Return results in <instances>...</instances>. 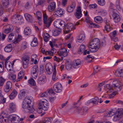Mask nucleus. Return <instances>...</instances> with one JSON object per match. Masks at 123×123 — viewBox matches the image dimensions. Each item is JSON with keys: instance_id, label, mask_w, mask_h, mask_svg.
<instances>
[{"instance_id": "15", "label": "nucleus", "mask_w": 123, "mask_h": 123, "mask_svg": "<svg viewBox=\"0 0 123 123\" xmlns=\"http://www.w3.org/2000/svg\"><path fill=\"white\" fill-rule=\"evenodd\" d=\"M82 63L80 59L74 60L72 64V66L74 68H78L80 66Z\"/></svg>"}, {"instance_id": "30", "label": "nucleus", "mask_w": 123, "mask_h": 123, "mask_svg": "<svg viewBox=\"0 0 123 123\" xmlns=\"http://www.w3.org/2000/svg\"><path fill=\"white\" fill-rule=\"evenodd\" d=\"M24 33L25 34L27 35H31V31L30 28L29 27H26L24 29Z\"/></svg>"}, {"instance_id": "52", "label": "nucleus", "mask_w": 123, "mask_h": 123, "mask_svg": "<svg viewBox=\"0 0 123 123\" xmlns=\"http://www.w3.org/2000/svg\"><path fill=\"white\" fill-rule=\"evenodd\" d=\"M98 1L99 4L101 6H103L105 4V0H98Z\"/></svg>"}, {"instance_id": "34", "label": "nucleus", "mask_w": 123, "mask_h": 123, "mask_svg": "<svg viewBox=\"0 0 123 123\" xmlns=\"http://www.w3.org/2000/svg\"><path fill=\"white\" fill-rule=\"evenodd\" d=\"M56 69L55 65H54V69L52 75V79L54 81L56 80L57 79L56 77Z\"/></svg>"}, {"instance_id": "57", "label": "nucleus", "mask_w": 123, "mask_h": 123, "mask_svg": "<svg viewBox=\"0 0 123 123\" xmlns=\"http://www.w3.org/2000/svg\"><path fill=\"white\" fill-rule=\"evenodd\" d=\"M36 15L37 19H40L42 17V14L41 12L39 11H38L36 12Z\"/></svg>"}, {"instance_id": "51", "label": "nucleus", "mask_w": 123, "mask_h": 123, "mask_svg": "<svg viewBox=\"0 0 123 123\" xmlns=\"http://www.w3.org/2000/svg\"><path fill=\"white\" fill-rule=\"evenodd\" d=\"M5 80V79L2 76L0 77V86H2L3 85Z\"/></svg>"}, {"instance_id": "24", "label": "nucleus", "mask_w": 123, "mask_h": 123, "mask_svg": "<svg viewBox=\"0 0 123 123\" xmlns=\"http://www.w3.org/2000/svg\"><path fill=\"white\" fill-rule=\"evenodd\" d=\"M75 6V3H73L71 5L69 6L67 8V11L69 13L71 12H73Z\"/></svg>"}, {"instance_id": "40", "label": "nucleus", "mask_w": 123, "mask_h": 123, "mask_svg": "<svg viewBox=\"0 0 123 123\" xmlns=\"http://www.w3.org/2000/svg\"><path fill=\"white\" fill-rule=\"evenodd\" d=\"M5 102L6 99L3 97L1 91L0 90V103H2L4 104Z\"/></svg>"}, {"instance_id": "19", "label": "nucleus", "mask_w": 123, "mask_h": 123, "mask_svg": "<svg viewBox=\"0 0 123 123\" xmlns=\"http://www.w3.org/2000/svg\"><path fill=\"white\" fill-rule=\"evenodd\" d=\"M16 36L14 33H11L9 35L8 38V41L11 42L15 41L16 38Z\"/></svg>"}, {"instance_id": "47", "label": "nucleus", "mask_w": 123, "mask_h": 123, "mask_svg": "<svg viewBox=\"0 0 123 123\" xmlns=\"http://www.w3.org/2000/svg\"><path fill=\"white\" fill-rule=\"evenodd\" d=\"M4 70V63L3 62H0V73H2Z\"/></svg>"}, {"instance_id": "20", "label": "nucleus", "mask_w": 123, "mask_h": 123, "mask_svg": "<svg viewBox=\"0 0 123 123\" xmlns=\"http://www.w3.org/2000/svg\"><path fill=\"white\" fill-rule=\"evenodd\" d=\"M117 77H123V69L119 68L117 69L115 73Z\"/></svg>"}, {"instance_id": "10", "label": "nucleus", "mask_w": 123, "mask_h": 123, "mask_svg": "<svg viewBox=\"0 0 123 123\" xmlns=\"http://www.w3.org/2000/svg\"><path fill=\"white\" fill-rule=\"evenodd\" d=\"M38 68L37 65L34 66L31 69V73L32 77L34 78H36L38 75Z\"/></svg>"}, {"instance_id": "22", "label": "nucleus", "mask_w": 123, "mask_h": 123, "mask_svg": "<svg viewBox=\"0 0 123 123\" xmlns=\"http://www.w3.org/2000/svg\"><path fill=\"white\" fill-rule=\"evenodd\" d=\"M55 14L57 16L61 17L64 13V11L60 8H58L57 10H55Z\"/></svg>"}, {"instance_id": "42", "label": "nucleus", "mask_w": 123, "mask_h": 123, "mask_svg": "<svg viewBox=\"0 0 123 123\" xmlns=\"http://www.w3.org/2000/svg\"><path fill=\"white\" fill-rule=\"evenodd\" d=\"M2 4L5 7H8L9 4V0H2Z\"/></svg>"}, {"instance_id": "46", "label": "nucleus", "mask_w": 123, "mask_h": 123, "mask_svg": "<svg viewBox=\"0 0 123 123\" xmlns=\"http://www.w3.org/2000/svg\"><path fill=\"white\" fill-rule=\"evenodd\" d=\"M109 25V24H107V25H105V30L108 32L110 31L112 29V28Z\"/></svg>"}, {"instance_id": "23", "label": "nucleus", "mask_w": 123, "mask_h": 123, "mask_svg": "<svg viewBox=\"0 0 123 123\" xmlns=\"http://www.w3.org/2000/svg\"><path fill=\"white\" fill-rule=\"evenodd\" d=\"M24 15L26 19L28 21L30 22H32L33 21V18L31 15L26 13L24 14Z\"/></svg>"}, {"instance_id": "28", "label": "nucleus", "mask_w": 123, "mask_h": 123, "mask_svg": "<svg viewBox=\"0 0 123 123\" xmlns=\"http://www.w3.org/2000/svg\"><path fill=\"white\" fill-rule=\"evenodd\" d=\"M24 75L25 74L23 71H20L18 74L17 81L18 82L21 80L23 77Z\"/></svg>"}, {"instance_id": "9", "label": "nucleus", "mask_w": 123, "mask_h": 123, "mask_svg": "<svg viewBox=\"0 0 123 123\" xmlns=\"http://www.w3.org/2000/svg\"><path fill=\"white\" fill-rule=\"evenodd\" d=\"M9 115L4 112H2L0 115V122L1 123H6L8 122Z\"/></svg>"}, {"instance_id": "56", "label": "nucleus", "mask_w": 123, "mask_h": 123, "mask_svg": "<svg viewBox=\"0 0 123 123\" xmlns=\"http://www.w3.org/2000/svg\"><path fill=\"white\" fill-rule=\"evenodd\" d=\"M7 28L10 32L12 31L13 30V27L12 25H9L7 26Z\"/></svg>"}, {"instance_id": "16", "label": "nucleus", "mask_w": 123, "mask_h": 123, "mask_svg": "<svg viewBox=\"0 0 123 123\" xmlns=\"http://www.w3.org/2000/svg\"><path fill=\"white\" fill-rule=\"evenodd\" d=\"M57 53L60 56H63L64 57L66 56L68 54L67 50L65 49H62L57 52Z\"/></svg>"}, {"instance_id": "29", "label": "nucleus", "mask_w": 123, "mask_h": 123, "mask_svg": "<svg viewBox=\"0 0 123 123\" xmlns=\"http://www.w3.org/2000/svg\"><path fill=\"white\" fill-rule=\"evenodd\" d=\"M85 38V36L84 35L80 34L77 37V41L81 43L84 40Z\"/></svg>"}, {"instance_id": "63", "label": "nucleus", "mask_w": 123, "mask_h": 123, "mask_svg": "<svg viewBox=\"0 0 123 123\" xmlns=\"http://www.w3.org/2000/svg\"><path fill=\"white\" fill-rule=\"evenodd\" d=\"M27 43H23L21 45L22 49H25L27 47Z\"/></svg>"}, {"instance_id": "53", "label": "nucleus", "mask_w": 123, "mask_h": 123, "mask_svg": "<svg viewBox=\"0 0 123 123\" xmlns=\"http://www.w3.org/2000/svg\"><path fill=\"white\" fill-rule=\"evenodd\" d=\"M106 116L107 117H111L114 114V112L111 111H109L106 112Z\"/></svg>"}, {"instance_id": "38", "label": "nucleus", "mask_w": 123, "mask_h": 123, "mask_svg": "<svg viewBox=\"0 0 123 123\" xmlns=\"http://www.w3.org/2000/svg\"><path fill=\"white\" fill-rule=\"evenodd\" d=\"M87 22L88 23H89L90 24L89 26L90 27H99V26L98 25L92 23L90 20H88L87 21Z\"/></svg>"}, {"instance_id": "48", "label": "nucleus", "mask_w": 123, "mask_h": 123, "mask_svg": "<svg viewBox=\"0 0 123 123\" xmlns=\"http://www.w3.org/2000/svg\"><path fill=\"white\" fill-rule=\"evenodd\" d=\"M60 32V31L57 30H54L53 31V35L54 36H56L58 35Z\"/></svg>"}, {"instance_id": "49", "label": "nucleus", "mask_w": 123, "mask_h": 123, "mask_svg": "<svg viewBox=\"0 0 123 123\" xmlns=\"http://www.w3.org/2000/svg\"><path fill=\"white\" fill-rule=\"evenodd\" d=\"M22 39V36L19 35H18L17 39L16 38L15 40L13 43H14L16 44L19 42Z\"/></svg>"}, {"instance_id": "50", "label": "nucleus", "mask_w": 123, "mask_h": 123, "mask_svg": "<svg viewBox=\"0 0 123 123\" xmlns=\"http://www.w3.org/2000/svg\"><path fill=\"white\" fill-rule=\"evenodd\" d=\"M102 20L101 17L100 16H97L94 18V20L95 22L98 23L99 21H101Z\"/></svg>"}, {"instance_id": "12", "label": "nucleus", "mask_w": 123, "mask_h": 123, "mask_svg": "<svg viewBox=\"0 0 123 123\" xmlns=\"http://www.w3.org/2000/svg\"><path fill=\"white\" fill-rule=\"evenodd\" d=\"M29 59L30 57L28 55H25L22 58L23 67L24 68H26L28 67Z\"/></svg>"}, {"instance_id": "32", "label": "nucleus", "mask_w": 123, "mask_h": 123, "mask_svg": "<svg viewBox=\"0 0 123 123\" xmlns=\"http://www.w3.org/2000/svg\"><path fill=\"white\" fill-rule=\"evenodd\" d=\"M46 80V77L45 76L42 75L39 78L38 82L40 84L44 83Z\"/></svg>"}, {"instance_id": "8", "label": "nucleus", "mask_w": 123, "mask_h": 123, "mask_svg": "<svg viewBox=\"0 0 123 123\" xmlns=\"http://www.w3.org/2000/svg\"><path fill=\"white\" fill-rule=\"evenodd\" d=\"M63 29V33H67L70 31L72 30H73L75 29L74 27L72 24L70 23H67L65 25H64Z\"/></svg>"}, {"instance_id": "17", "label": "nucleus", "mask_w": 123, "mask_h": 123, "mask_svg": "<svg viewBox=\"0 0 123 123\" xmlns=\"http://www.w3.org/2000/svg\"><path fill=\"white\" fill-rule=\"evenodd\" d=\"M56 5L55 2H52L49 4L48 6V11L50 12H52L55 10L56 8Z\"/></svg>"}, {"instance_id": "11", "label": "nucleus", "mask_w": 123, "mask_h": 123, "mask_svg": "<svg viewBox=\"0 0 123 123\" xmlns=\"http://www.w3.org/2000/svg\"><path fill=\"white\" fill-rule=\"evenodd\" d=\"M76 111L78 113H80L81 115H85L88 110L87 107H83L81 108L76 107Z\"/></svg>"}, {"instance_id": "62", "label": "nucleus", "mask_w": 123, "mask_h": 123, "mask_svg": "<svg viewBox=\"0 0 123 123\" xmlns=\"http://www.w3.org/2000/svg\"><path fill=\"white\" fill-rule=\"evenodd\" d=\"M120 62H121V60H118L115 62L114 61L113 62L111 63V66H113L115 65Z\"/></svg>"}, {"instance_id": "45", "label": "nucleus", "mask_w": 123, "mask_h": 123, "mask_svg": "<svg viewBox=\"0 0 123 123\" xmlns=\"http://www.w3.org/2000/svg\"><path fill=\"white\" fill-rule=\"evenodd\" d=\"M52 119L51 118H46L44 120V121L41 123H51Z\"/></svg>"}, {"instance_id": "31", "label": "nucleus", "mask_w": 123, "mask_h": 123, "mask_svg": "<svg viewBox=\"0 0 123 123\" xmlns=\"http://www.w3.org/2000/svg\"><path fill=\"white\" fill-rule=\"evenodd\" d=\"M86 47L84 44L81 45L79 47L78 50V53L80 54H81L85 50Z\"/></svg>"}, {"instance_id": "60", "label": "nucleus", "mask_w": 123, "mask_h": 123, "mask_svg": "<svg viewBox=\"0 0 123 123\" xmlns=\"http://www.w3.org/2000/svg\"><path fill=\"white\" fill-rule=\"evenodd\" d=\"M46 34L47 35L45 36L43 38V40L45 42H47L48 41V39L49 37V36L48 34L46 33Z\"/></svg>"}, {"instance_id": "58", "label": "nucleus", "mask_w": 123, "mask_h": 123, "mask_svg": "<svg viewBox=\"0 0 123 123\" xmlns=\"http://www.w3.org/2000/svg\"><path fill=\"white\" fill-rule=\"evenodd\" d=\"M100 14V15L102 16H105L106 14V12L105 10H101L100 12H99Z\"/></svg>"}, {"instance_id": "41", "label": "nucleus", "mask_w": 123, "mask_h": 123, "mask_svg": "<svg viewBox=\"0 0 123 123\" xmlns=\"http://www.w3.org/2000/svg\"><path fill=\"white\" fill-rule=\"evenodd\" d=\"M38 44L37 39L36 38L34 37L33 41L31 43V45L32 47H35L37 46Z\"/></svg>"}, {"instance_id": "7", "label": "nucleus", "mask_w": 123, "mask_h": 123, "mask_svg": "<svg viewBox=\"0 0 123 123\" xmlns=\"http://www.w3.org/2000/svg\"><path fill=\"white\" fill-rule=\"evenodd\" d=\"M65 22L60 19H57L54 22V26L56 28L61 30L62 28L64 26L65 24Z\"/></svg>"}, {"instance_id": "13", "label": "nucleus", "mask_w": 123, "mask_h": 123, "mask_svg": "<svg viewBox=\"0 0 123 123\" xmlns=\"http://www.w3.org/2000/svg\"><path fill=\"white\" fill-rule=\"evenodd\" d=\"M53 88L54 91L57 93L61 92L62 89V84L58 83H56L54 85Z\"/></svg>"}, {"instance_id": "36", "label": "nucleus", "mask_w": 123, "mask_h": 123, "mask_svg": "<svg viewBox=\"0 0 123 123\" xmlns=\"http://www.w3.org/2000/svg\"><path fill=\"white\" fill-rule=\"evenodd\" d=\"M105 89L106 90L107 89V92H111L113 90V88L112 87V85L111 86V85L110 84H107L104 86Z\"/></svg>"}, {"instance_id": "27", "label": "nucleus", "mask_w": 123, "mask_h": 123, "mask_svg": "<svg viewBox=\"0 0 123 123\" xmlns=\"http://www.w3.org/2000/svg\"><path fill=\"white\" fill-rule=\"evenodd\" d=\"M12 49V46L11 44L7 45L4 48L5 51L6 52H11Z\"/></svg>"}, {"instance_id": "4", "label": "nucleus", "mask_w": 123, "mask_h": 123, "mask_svg": "<svg viewBox=\"0 0 123 123\" xmlns=\"http://www.w3.org/2000/svg\"><path fill=\"white\" fill-rule=\"evenodd\" d=\"M19 117L15 114L9 115L8 123H18L19 122Z\"/></svg>"}, {"instance_id": "21", "label": "nucleus", "mask_w": 123, "mask_h": 123, "mask_svg": "<svg viewBox=\"0 0 123 123\" xmlns=\"http://www.w3.org/2000/svg\"><path fill=\"white\" fill-rule=\"evenodd\" d=\"M117 114V115L114 116V118H116V120L117 119V118H120L122 117V115L123 114V109L122 108L118 109Z\"/></svg>"}, {"instance_id": "59", "label": "nucleus", "mask_w": 123, "mask_h": 123, "mask_svg": "<svg viewBox=\"0 0 123 123\" xmlns=\"http://www.w3.org/2000/svg\"><path fill=\"white\" fill-rule=\"evenodd\" d=\"M45 2V0H38V4L40 5H43Z\"/></svg>"}, {"instance_id": "14", "label": "nucleus", "mask_w": 123, "mask_h": 123, "mask_svg": "<svg viewBox=\"0 0 123 123\" xmlns=\"http://www.w3.org/2000/svg\"><path fill=\"white\" fill-rule=\"evenodd\" d=\"M99 101L98 97H96L94 98H92L87 101L86 103V105H88L90 103H93V105H97L98 104Z\"/></svg>"}, {"instance_id": "61", "label": "nucleus", "mask_w": 123, "mask_h": 123, "mask_svg": "<svg viewBox=\"0 0 123 123\" xmlns=\"http://www.w3.org/2000/svg\"><path fill=\"white\" fill-rule=\"evenodd\" d=\"M45 68L47 73H48V74H51L52 71H50V69L48 67L46 66Z\"/></svg>"}, {"instance_id": "55", "label": "nucleus", "mask_w": 123, "mask_h": 123, "mask_svg": "<svg viewBox=\"0 0 123 123\" xmlns=\"http://www.w3.org/2000/svg\"><path fill=\"white\" fill-rule=\"evenodd\" d=\"M7 28L10 32L12 31L13 30V27L12 25H9L7 26Z\"/></svg>"}, {"instance_id": "18", "label": "nucleus", "mask_w": 123, "mask_h": 123, "mask_svg": "<svg viewBox=\"0 0 123 123\" xmlns=\"http://www.w3.org/2000/svg\"><path fill=\"white\" fill-rule=\"evenodd\" d=\"M12 84L10 81L7 82L4 89V91L6 92H8L11 90L12 87Z\"/></svg>"}, {"instance_id": "3", "label": "nucleus", "mask_w": 123, "mask_h": 123, "mask_svg": "<svg viewBox=\"0 0 123 123\" xmlns=\"http://www.w3.org/2000/svg\"><path fill=\"white\" fill-rule=\"evenodd\" d=\"M113 82H117L116 84H113L112 85V87L113 88L114 90H115V91L113 92L112 93H111L110 96V97H113L114 96L116 95L117 93V92L120 91L121 89H122V86L120 82H118L116 81H114Z\"/></svg>"}, {"instance_id": "39", "label": "nucleus", "mask_w": 123, "mask_h": 123, "mask_svg": "<svg viewBox=\"0 0 123 123\" xmlns=\"http://www.w3.org/2000/svg\"><path fill=\"white\" fill-rule=\"evenodd\" d=\"M52 21V20L51 18H50L47 20L44 21V23L45 26L48 28L50 25Z\"/></svg>"}, {"instance_id": "35", "label": "nucleus", "mask_w": 123, "mask_h": 123, "mask_svg": "<svg viewBox=\"0 0 123 123\" xmlns=\"http://www.w3.org/2000/svg\"><path fill=\"white\" fill-rule=\"evenodd\" d=\"M25 92V90H21L18 95V98L20 99H21L24 97Z\"/></svg>"}, {"instance_id": "64", "label": "nucleus", "mask_w": 123, "mask_h": 123, "mask_svg": "<svg viewBox=\"0 0 123 123\" xmlns=\"http://www.w3.org/2000/svg\"><path fill=\"white\" fill-rule=\"evenodd\" d=\"M3 10L2 6L0 5V16H1L3 14Z\"/></svg>"}, {"instance_id": "43", "label": "nucleus", "mask_w": 123, "mask_h": 123, "mask_svg": "<svg viewBox=\"0 0 123 123\" xmlns=\"http://www.w3.org/2000/svg\"><path fill=\"white\" fill-rule=\"evenodd\" d=\"M12 65L10 61L7 62L5 61V67L6 68L7 70L8 68H11V65Z\"/></svg>"}, {"instance_id": "2", "label": "nucleus", "mask_w": 123, "mask_h": 123, "mask_svg": "<svg viewBox=\"0 0 123 123\" xmlns=\"http://www.w3.org/2000/svg\"><path fill=\"white\" fill-rule=\"evenodd\" d=\"M90 52H95L97 51L100 46L99 40L96 38L93 39L88 45Z\"/></svg>"}, {"instance_id": "6", "label": "nucleus", "mask_w": 123, "mask_h": 123, "mask_svg": "<svg viewBox=\"0 0 123 123\" xmlns=\"http://www.w3.org/2000/svg\"><path fill=\"white\" fill-rule=\"evenodd\" d=\"M23 18L22 16L20 15L15 14L11 18V21L16 23H20L22 22Z\"/></svg>"}, {"instance_id": "26", "label": "nucleus", "mask_w": 123, "mask_h": 123, "mask_svg": "<svg viewBox=\"0 0 123 123\" xmlns=\"http://www.w3.org/2000/svg\"><path fill=\"white\" fill-rule=\"evenodd\" d=\"M113 19L115 23H117L120 20V18L119 15L116 13H114L112 15Z\"/></svg>"}, {"instance_id": "54", "label": "nucleus", "mask_w": 123, "mask_h": 123, "mask_svg": "<svg viewBox=\"0 0 123 123\" xmlns=\"http://www.w3.org/2000/svg\"><path fill=\"white\" fill-rule=\"evenodd\" d=\"M75 16L76 18L78 19H79L80 18L82 15L81 12H75Z\"/></svg>"}, {"instance_id": "44", "label": "nucleus", "mask_w": 123, "mask_h": 123, "mask_svg": "<svg viewBox=\"0 0 123 123\" xmlns=\"http://www.w3.org/2000/svg\"><path fill=\"white\" fill-rule=\"evenodd\" d=\"M28 83L32 86L36 85V83L34 79L31 78L29 79L28 81Z\"/></svg>"}, {"instance_id": "1", "label": "nucleus", "mask_w": 123, "mask_h": 123, "mask_svg": "<svg viewBox=\"0 0 123 123\" xmlns=\"http://www.w3.org/2000/svg\"><path fill=\"white\" fill-rule=\"evenodd\" d=\"M34 102L32 97L27 96L26 97L23 101L22 104L23 111L25 112L32 113L35 111L33 107Z\"/></svg>"}, {"instance_id": "5", "label": "nucleus", "mask_w": 123, "mask_h": 123, "mask_svg": "<svg viewBox=\"0 0 123 123\" xmlns=\"http://www.w3.org/2000/svg\"><path fill=\"white\" fill-rule=\"evenodd\" d=\"M38 109H42L45 111L47 110L49 108V104L48 102L40 101L38 104Z\"/></svg>"}, {"instance_id": "33", "label": "nucleus", "mask_w": 123, "mask_h": 123, "mask_svg": "<svg viewBox=\"0 0 123 123\" xmlns=\"http://www.w3.org/2000/svg\"><path fill=\"white\" fill-rule=\"evenodd\" d=\"M17 94V92L15 89H14L11 94L9 95V97L11 99H13L16 96Z\"/></svg>"}, {"instance_id": "37", "label": "nucleus", "mask_w": 123, "mask_h": 123, "mask_svg": "<svg viewBox=\"0 0 123 123\" xmlns=\"http://www.w3.org/2000/svg\"><path fill=\"white\" fill-rule=\"evenodd\" d=\"M72 66V64L69 62H68L65 63V68L68 70H70L71 69Z\"/></svg>"}, {"instance_id": "25", "label": "nucleus", "mask_w": 123, "mask_h": 123, "mask_svg": "<svg viewBox=\"0 0 123 123\" xmlns=\"http://www.w3.org/2000/svg\"><path fill=\"white\" fill-rule=\"evenodd\" d=\"M9 110L11 112H14L16 109V105L15 104L13 103H11L9 104Z\"/></svg>"}]
</instances>
